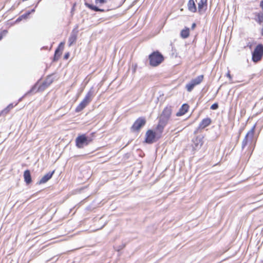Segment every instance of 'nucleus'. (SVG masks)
Here are the masks:
<instances>
[{"mask_svg": "<svg viewBox=\"0 0 263 263\" xmlns=\"http://www.w3.org/2000/svg\"><path fill=\"white\" fill-rule=\"evenodd\" d=\"M34 11H35V10L33 9H32V10L30 11V12H31H31H34Z\"/></svg>", "mask_w": 263, "mask_h": 263, "instance_id": "obj_35", "label": "nucleus"}, {"mask_svg": "<svg viewBox=\"0 0 263 263\" xmlns=\"http://www.w3.org/2000/svg\"><path fill=\"white\" fill-rule=\"evenodd\" d=\"M77 39V32L72 31L68 39V46H71L74 43L76 42Z\"/></svg>", "mask_w": 263, "mask_h": 263, "instance_id": "obj_13", "label": "nucleus"}, {"mask_svg": "<svg viewBox=\"0 0 263 263\" xmlns=\"http://www.w3.org/2000/svg\"><path fill=\"white\" fill-rule=\"evenodd\" d=\"M260 7L263 10V0L260 3Z\"/></svg>", "mask_w": 263, "mask_h": 263, "instance_id": "obj_31", "label": "nucleus"}, {"mask_svg": "<svg viewBox=\"0 0 263 263\" xmlns=\"http://www.w3.org/2000/svg\"><path fill=\"white\" fill-rule=\"evenodd\" d=\"M211 123V120L209 118H206L202 120L200 122L199 128L203 129L209 126Z\"/></svg>", "mask_w": 263, "mask_h": 263, "instance_id": "obj_14", "label": "nucleus"}, {"mask_svg": "<svg viewBox=\"0 0 263 263\" xmlns=\"http://www.w3.org/2000/svg\"><path fill=\"white\" fill-rule=\"evenodd\" d=\"M3 36L2 34H0V40L2 39Z\"/></svg>", "mask_w": 263, "mask_h": 263, "instance_id": "obj_36", "label": "nucleus"}, {"mask_svg": "<svg viewBox=\"0 0 263 263\" xmlns=\"http://www.w3.org/2000/svg\"><path fill=\"white\" fill-rule=\"evenodd\" d=\"M64 45V43L61 42L58 48L56 49V50L55 51V53H54V61L58 60L59 59V57H60V55L62 53L61 51L63 50Z\"/></svg>", "mask_w": 263, "mask_h": 263, "instance_id": "obj_10", "label": "nucleus"}, {"mask_svg": "<svg viewBox=\"0 0 263 263\" xmlns=\"http://www.w3.org/2000/svg\"><path fill=\"white\" fill-rule=\"evenodd\" d=\"M195 26H196V24H195V23H193V24H192V28H194L195 27Z\"/></svg>", "mask_w": 263, "mask_h": 263, "instance_id": "obj_33", "label": "nucleus"}, {"mask_svg": "<svg viewBox=\"0 0 263 263\" xmlns=\"http://www.w3.org/2000/svg\"><path fill=\"white\" fill-rule=\"evenodd\" d=\"M90 141L91 139L86 137L84 135L78 136L76 139V145L80 148L87 145Z\"/></svg>", "mask_w": 263, "mask_h": 263, "instance_id": "obj_5", "label": "nucleus"}, {"mask_svg": "<svg viewBox=\"0 0 263 263\" xmlns=\"http://www.w3.org/2000/svg\"><path fill=\"white\" fill-rule=\"evenodd\" d=\"M226 75H227V77L229 78L230 80H232V77H231V76L230 74V73L229 71H228V72H227Z\"/></svg>", "mask_w": 263, "mask_h": 263, "instance_id": "obj_29", "label": "nucleus"}, {"mask_svg": "<svg viewBox=\"0 0 263 263\" xmlns=\"http://www.w3.org/2000/svg\"><path fill=\"white\" fill-rule=\"evenodd\" d=\"M86 5L89 8H90L92 10H93L96 11H103L104 10H102V9H100L99 8H98V7H96V6H93L91 5H90V4H86Z\"/></svg>", "mask_w": 263, "mask_h": 263, "instance_id": "obj_23", "label": "nucleus"}, {"mask_svg": "<svg viewBox=\"0 0 263 263\" xmlns=\"http://www.w3.org/2000/svg\"><path fill=\"white\" fill-rule=\"evenodd\" d=\"M149 64L155 67L160 64L164 60L163 55L158 51H155L149 55Z\"/></svg>", "mask_w": 263, "mask_h": 263, "instance_id": "obj_2", "label": "nucleus"}, {"mask_svg": "<svg viewBox=\"0 0 263 263\" xmlns=\"http://www.w3.org/2000/svg\"><path fill=\"white\" fill-rule=\"evenodd\" d=\"M189 106L186 104L182 105L179 110L176 113V116L179 117L184 115L188 110Z\"/></svg>", "mask_w": 263, "mask_h": 263, "instance_id": "obj_12", "label": "nucleus"}, {"mask_svg": "<svg viewBox=\"0 0 263 263\" xmlns=\"http://www.w3.org/2000/svg\"><path fill=\"white\" fill-rule=\"evenodd\" d=\"M187 8L192 12H195L197 10L196 6L194 0H189L187 4Z\"/></svg>", "mask_w": 263, "mask_h": 263, "instance_id": "obj_16", "label": "nucleus"}, {"mask_svg": "<svg viewBox=\"0 0 263 263\" xmlns=\"http://www.w3.org/2000/svg\"><path fill=\"white\" fill-rule=\"evenodd\" d=\"M194 148L195 149H199L203 144V138L200 136H197L193 140Z\"/></svg>", "mask_w": 263, "mask_h": 263, "instance_id": "obj_9", "label": "nucleus"}, {"mask_svg": "<svg viewBox=\"0 0 263 263\" xmlns=\"http://www.w3.org/2000/svg\"><path fill=\"white\" fill-rule=\"evenodd\" d=\"M22 19H23V18L21 17V16H20V17L17 19L16 21H17H17H20L22 20Z\"/></svg>", "mask_w": 263, "mask_h": 263, "instance_id": "obj_32", "label": "nucleus"}, {"mask_svg": "<svg viewBox=\"0 0 263 263\" xmlns=\"http://www.w3.org/2000/svg\"><path fill=\"white\" fill-rule=\"evenodd\" d=\"M53 80L52 76H48L43 83L44 88L49 86L53 82Z\"/></svg>", "mask_w": 263, "mask_h": 263, "instance_id": "obj_17", "label": "nucleus"}, {"mask_svg": "<svg viewBox=\"0 0 263 263\" xmlns=\"http://www.w3.org/2000/svg\"><path fill=\"white\" fill-rule=\"evenodd\" d=\"M195 84H194L191 81L187 83L185 86V88L186 89L188 92H191L195 86Z\"/></svg>", "mask_w": 263, "mask_h": 263, "instance_id": "obj_22", "label": "nucleus"}, {"mask_svg": "<svg viewBox=\"0 0 263 263\" xmlns=\"http://www.w3.org/2000/svg\"><path fill=\"white\" fill-rule=\"evenodd\" d=\"M146 123V120L144 117H140L134 122L131 127L133 131H138Z\"/></svg>", "mask_w": 263, "mask_h": 263, "instance_id": "obj_7", "label": "nucleus"}, {"mask_svg": "<svg viewBox=\"0 0 263 263\" xmlns=\"http://www.w3.org/2000/svg\"><path fill=\"white\" fill-rule=\"evenodd\" d=\"M190 34V30L188 28L183 29L180 33V35L183 39L187 38Z\"/></svg>", "mask_w": 263, "mask_h": 263, "instance_id": "obj_20", "label": "nucleus"}, {"mask_svg": "<svg viewBox=\"0 0 263 263\" xmlns=\"http://www.w3.org/2000/svg\"><path fill=\"white\" fill-rule=\"evenodd\" d=\"M156 133L152 130H148L145 134L146 143L151 144L155 142Z\"/></svg>", "mask_w": 263, "mask_h": 263, "instance_id": "obj_8", "label": "nucleus"}, {"mask_svg": "<svg viewBox=\"0 0 263 263\" xmlns=\"http://www.w3.org/2000/svg\"><path fill=\"white\" fill-rule=\"evenodd\" d=\"M255 126L256 125H254L246 135L242 142V149H243L249 143L251 144L252 142L254 135Z\"/></svg>", "mask_w": 263, "mask_h": 263, "instance_id": "obj_3", "label": "nucleus"}, {"mask_svg": "<svg viewBox=\"0 0 263 263\" xmlns=\"http://www.w3.org/2000/svg\"><path fill=\"white\" fill-rule=\"evenodd\" d=\"M172 112L171 106H166L163 110L162 114L159 117V120L165 122H168Z\"/></svg>", "mask_w": 263, "mask_h": 263, "instance_id": "obj_6", "label": "nucleus"}, {"mask_svg": "<svg viewBox=\"0 0 263 263\" xmlns=\"http://www.w3.org/2000/svg\"><path fill=\"white\" fill-rule=\"evenodd\" d=\"M218 108V105L217 103H214L211 106V109L213 110L217 109Z\"/></svg>", "mask_w": 263, "mask_h": 263, "instance_id": "obj_27", "label": "nucleus"}, {"mask_svg": "<svg viewBox=\"0 0 263 263\" xmlns=\"http://www.w3.org/2000/svg\"><path fill=\"white\" fill-rule=\"evenodd\" d=\"M258 22L259 24L263 23V14L258 15Z\"/></svg>", "mask_w": 263, "mask_h": 263, "instance_id": "obj_25", "label": "nucleus"}, {"mask_svg": "<svg viewBox=\"0 0 263 263\" xmlns=\"http://www.w3.org/2000/svg\"><path fill=\"white\" fill-rule=\"evenodd\" d=\"M69 53H67L65 54L64 55V59H67L68 58H69Z\"/></svg>", "mask_w": 263, "mask_h": 263, "instance_id": "obj_30", "label": "nucleus"}, {"mask_svg": "<svg viewBox=\"0 0 263 263\" xmlns=\"http://www.w3.org/2000/svg\"><path fill=\"white\" fill-rule=\"evenodd\" d=\"M261 34L263 36V28L261 29Z\"/></svg>", "mask_w": 263, "mask_h": 263, "instance_id": "obj_34", "label": "nucleus"}, {"mask_svg": "<svg viewBox=\"0 0 263 263\" xmlns=\"http://www.w3.org/2000/svg\"><path fill=\"white\" fill-rule=\"evenodd\" d=\"M93 90L91 88L86 95L85 98L76 108V112H79L82 110L92 101L93 98Z\"/></svg>", "mask_w": 263, "mask_h": 263, "instance_id": "obj_1", "label": "nucleus"}, {"mask_svg": "<svg viewBox=\"0 0 263 263\" xmlns=\"http://www.w3.org/2000/svg\"><path fill=\"white\" fill-rule=\"evenodd\" d=\"M108 0H96V4H103L106 3Z\"/></svg>", "mask_w": 263, "mask_h": 263, "instance_id": "obj_26", "label": "nucleus"}, {"mask_svg": "<svg viewBox=\"0 0 263 263\" xmlns=\"http://www.w3.org/2000/svg\"><path fill=\"white\" fill-rule=\"evenodd\" d=\"M263 56V45L258 44L252 53V60L254 62L259 61Z\"/></svg>", "mask_w": 263, "mask_h": 263, "instance_id": "obj_4", "label": "nucleus"}, {"mask_svg": "<svg viewBox=\"0 0 263 263\" xmlns=\"http://www.w3.org/2000/svg\"><path fill=\"white\" fill-rule=\"evenodd\" d=\"M25 182L27 184H29L32 182L30 172L29 170H26L24 173Z\"/></svg>", "mask_w": 263, "mask_h": 263, "instance_id": "obj_15", "label": "nucleus"}, {"mask_svg": "<svg viewBox=\"0 0 263 263\" xmlns=\"http://www.w3.org/2000/svg\"><path fill=\"white\" fill-rule=\"evenodd\" d=\"M207 0H200L198 3V8L199 12H201L202 10L203 6L206 5Z\"/></svg>", "mask_w": 263, "mask_h": 263, "instance_id": "obj_21", "label": "nucleus"}, {"mask_svg": "<svg viewBox=\"0 0 263 263\" xmlns=\"http://www.w3.org/2000/svg\"><path fill=\"white\" fill-rule=\"evenodd\" d=\"M203 75H200L196 78L192 79L191 81L196 86L200 84L201 82L203 81Z\"/></svg>", "mask_w": 263, "mask_h": 263, "instance_id": "obj_19", "label": "nucleus"}, {"mask_svg": "<svg viewBox=\"0 0 263 263\" xmlns=\"http://www.w3.org/2000/svg\"><path fill=\"white\" fill-rule=\"evenodd\" d=\"M167 122L159 120V123L157 126V129L160 132V134L162 133L164 126L167 124Z\"/></svg>", "mask_w": 263, "mask_h": 263, "instance_id": "obj_18", "label": "nucleus"}, {"mask_svg": "<svg viewBox=\"0 0 263 263\" xmlns=\"http://www.w3.org/2000/svg\"><path fill=\"white\" fill-rule=\"evenodd\" d=\"M13 107V105L12 104H9L7 108H6L3 111V112L7 113L9 111V110Z\"/></svg>", "mask_w": 263, "mask_h": 263, "instance_id": "obj_24", "label": "nucleus"}, {"mask_svg": "<svg viewBox=\"0 0 263 263\" xmlns=\"http://www.w3.org/2000/svg\"><path fill=\"white\" fill-rule=\"evenodd\" d=\"M30 13H31L30 12H28L22 15L21 17L22 18H24V19L27 18Z\"/></svg>", "mask_w": 263, "mask_h": 263, "instance_id": "obj_28", "label": "nucleus"}, {"mask_svg": "<svg viewBox=\"0 0 263 263\" xmlns=\"http://www.w3.org/2000/svg\"><path fill=\"white\" fill-rule=\"evenodd\" d=\"M54 173V171L52 172H49L46 175H45L39 181V184H41L47 182L52 176L53 174Z\"/></svg>", "mask_w": 263, "mask_h": 263, "instance_id": "obj_11", "label": "nucleus"}]
</instances>
